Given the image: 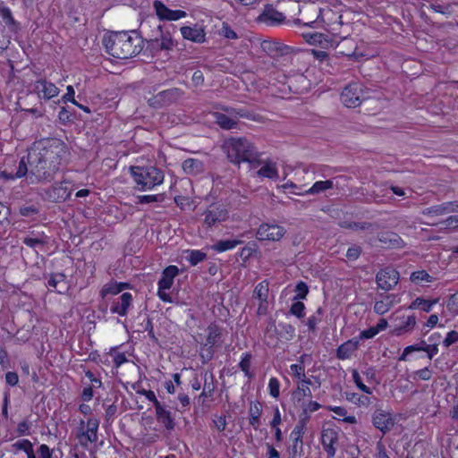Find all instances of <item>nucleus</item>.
Returning <instances> with one entry per match:
<instances>
[{
	"mask_svg": "<svg viewBox=\"0 0 458 458\" xmlns=\"http://www.w3.org/2000/svg\"><path fill=\"white\" fill-rule=\"evenodd\" d=\"M296 295L294 300L305 299L309 293V287L304 282H299L295 286Z\"/></svg>",
	"mask_w": 458,
	"mask_h": 458,
	"instance_id": "obj_52",
	"label": "nucleus"
},
{
	"mask_svg": "<svg viewBox=\"0 0 458 458\" xmlns=\"http://www.w3.org/2000/svg\"><path fill=\"white\" fill-rule=\"evenodd\" d=\"M138 202L140 204H148L152 202H161L164 200V195L163 194H157V195H143V196H138Z\"/></svg>",
	"mask_w": 458,
	"mask_h": 458,
	"instance_id": "obj_50",
	"label": "nucleus"
},
{
	"mask_svg": "<svg viewBox=\"0 0 458 458\" xmlns=\"http://www.w3.org/2000/svg\"><path fill=\"white\" fill-rule=\"evenodd\" d=\"M269 394L271 396L277 398L279 396L280 383L277 378L271 377L268 382Z\"/></svg>",
	"mask_w": 458,
	"mask_h": 458,
	"instance_id": "obj_55",
	"label": "nucleus"
},
{
	"mask_svg": "<svg viewBox=\"0 0 458 458\" xmlns=\"http://www.w3.org/2000/svg\"><path fill=\"white\" fill-rule=\"evenodd\" d=\"M127 284L125 283H120V284H114L113 285H110L106 289H103L102 293H111V294H118L121 293L123 289L127 287Z\"/></svg>",
	"mask_w": 458,
	"mask_h": 458,
	"instance_id": "obj_56",
	"label": "nucleus"
},
{
	"mask_svg": "<svg viewBox=\"0 0 458 458\" xmlns=\"http://www.w3.org/2000/svg\"><path fill=\"white\" fill-rule=\"evenodd\" d=\"M369 92L362 84L353 82L348 84L342 91L341 100L347 107L359 106L363 100L369 98Z\"/></svg>",
	"mask_w": 458,
	"mask_h": 458,
	"instance_id": "obj_6",
	"label": "nucleus"
},
{
	"mask_svg": "<svg viewBox=\"0 0 458 458\" xmlns=\"http://www.w3.org/2000/svg\"><path fill=\"white\" fill-rule=\"evenodd\" d=\"M262 413V407L260 403H251L250 407V424L257 429L259 426V417Z\"/></svg>",
	"mask_w": 458,
	"mask_h": 458,
	"instance_id": "obj_36",
	"label": "nucleus"
},
{
	"mask_svg": "<svg viewBox=\"0 0 458 458\" xmlns=\"http://www.w3.org/2000/svg\"><path fill=\"white\" fill-rule=\"evenodd\" d=\"M223 110L232 115L234 119L238 121V118H246L248 120L261 122L262 116L257 114L253 112H250L245 108H233V107H224Z\"/></svg>",
	"mask_w": 458,
	"mask_h": 458,
	"instance_id": "obj_27",
	"label": "nucleus"
},
{
	"mask_svg": "<svg viewBox=\"0 0 458 458\" xmlns=\"http://www.w3.org/2000/svg\"><path fill=\"white\" fill-rule=\"evenodd\" d=\"M416 325V318L415 317L409 316L407 317L406 320L401 324L400 326L396 327L394 330V334L396 335H401L405 332L411 331Z\"/></svg>",
	"mask_w": 458,
	"mask_h": 458,
	"instance_id": "obj_40",
	"label": "nucleus"
},
{
	"mask_svg": "<svg viewBox=\"0 0 458 458\" xmlns=\"http://www.w3.org/2000/svg\"><path fill=\"white\" fill-rule=\"evenodd\" d=\"M286 233L284 227L278 225L262 224L256 233L259 241L276 242L282 239Z\"/></svg>",
	"mask_w": 458,
	"mask_h": 458,
	"instance_id": "obj_13",
	"label": "nucleus"
},
{
	"mask_svg": "<svg viewBox=\"0 0 458 458\" xmlns=\"http://www.w3.org/2000/svg\"><path fill=\"white\" fill-rule=\"evenodd\" d=\"M208 335L206 341L201 344L200 358L203 363L212 360L215 346H218L223 342V329L216 324H210L207 328Z\"/></svg>",
	"mask_w": 458,
	"mask_h": 458,
	"instance_id": "obj_5",
	"label": "nucleus"
},
{
	"mask_svg": "<svg viewBox=\"0 0 458 458\" xmlns=\"http://www.w3.org/2000/svg\"><path fill=\"white\" fill-rule=\"evenodd\" d=\"M310 415L306 411H302L300 416L298 423L296 424L292 432L303 436L305 434L306 426L310 420Z\"/></svg>",
	"mask_w": 458,
	"mask_h": 458,
	"instance_id": "obj_47",
	"label": "nucleus"
},
{
	"mask_svg": "<svg viewBox=\"0 0 458 458\" xmlns=\"http://www.w3.org/2000/svg\"><path fill=\"white\" fill-rule=\"evenodd\" d=\"M22 242L30 248L37 249L45 246L48 242V238L47 236L40 237H25Z\"/></svg>",
	"mask_w": 458,
	"mask_h": 458,
	"instance_id": "obj_42",
	"label": "nucleus"
},
{
	"mask_svg": "<svg viewBox=\"0 0 458 458\" xmlns=\"http://www.w3.org/2000/svg\"><path fill=\"white\" fill-rule=\"evenodd\" d=\"M268 296V284L266 281L259 283L253 292V297L259 301H266Z\"/></svg>",
	"mask_w": 458,
	"mask_h": 458,
	"instance_id": "obj_41",
	"label": "nucleus"
},
{
	"mask_svg": "<svg viewBox=\"0 0 458 458\" xmlns=\"http://www.w3.org/2000/svg\"><path fill=\"white\" fill-rule=\"evenodd\" d=\"M157 420L162 423L167 430L174 428L175 423L171 416V412L165 410L162 405L156 409Z\"/></svg>",
	"mask_w": 458,
	"mask_h": 458,
	"instance_id": "obj_32",
	"label": "nucleus"
},
{
	"mask_svg": "<svg viewBox=\"0 0 458 458\" xmlns=\"http://www.w3.org/2000/svg\"><path fill=\"white\" fill-rule=\"evenodd\" d=\"M292 373L300 379L305 378L304 366L301 364H292L290 366Z\"/></svg>",
	"mask_w": 458,
	"mask_h": 458,
	"instance_id": "obj_62",
	"label": "nucleus"
},
{
	"mask_svg": "<svg viewBox=\"0 0 458 458\" xmlns=\"http://www.w3.org/2000/svg\"><path fill=\"white\" fill-rule=\"evenodd\" d=\"M179 274V268L176 266L170 265L162 272L161 278L158 281V286L163 289H170L174 284V279Z\"/></svg>",
	"mask_w": 458,
	"mask_h": 458,
	"instance_id": "obj_26",
	"label": "nucleus"
},
{
	"mask_svg": "<svg viewBox=\"0 0 458 458\" xmlns=\"http://www.w3.org/2000/svg\"><path fill=\"white\" fill-rule=\"evenodd\" d=\"M98 426L99 421L95 418H89L88 420L86 428L85 422L83 420H81L77 437L79 439L80 444L82 446L87 447L89 443L97 442Z\"/></svg>",
	"mask_w": 458,
	"mask_h": 458,
	"instance_id": "obj_8",
	"label": "nucleus"
},
{
	"mask_svg": "<svg viewBox=\"0 0 458 458\" xmlns=\"http://www.w3.org/2000/svg\"><path fill=\"white\" fill-rule=\"evenodd\" d=\"M260 47L263 52L272 58L288 55L293 52V49L290 47L271 40H263L260 43Z\"/></svg>",
	"mask_w": 458,
	"mask_h": 458,
	"instance_id": "obj_18",
	"label": "nucleus"
},
{
	"mask_svg": "<svg viewBox=\"0 0 458 458\" xmlns=\"http://www.w3.org/2000/svg\"><path fill=\"white\" fill-rule=\"evenodd\" d=\"M411 281L415 284H421L422 282H428L430 283L433 281V276H431L427 271L425 270H419L411 273Z\"/></svg>",
	"mask_w": 458,
	"mask_h": 458,
	"instance_id": "obj_46",
	"label": "nucleus"
},
{
	"mask_svg": "<svg viewBox=\"0 0 458 458\" xmlns=\"http://www.w3.org/2000/svg\"><path fill=\"white\" fill-rule=\"evenodd\" d=\"M278 335L281 339L291 341L295 336V328L291 324L281 322L278 324Z\"/></svg>",
	"mask_w": 458,
	"mask_h": 458,
	"instance_id": "obj_39",
	"label": "nucleus"
},
{
	"mask_svg": "<svg viewBox=\"0 0 458 458\" xmlns=\"http://www.w3.org/2000/svg\"><path fill=\"white\" fill-rule=\"evenodd\" d=\"M203 223L208 227L221 223L228 218V210L223 204H212L203 212Z\"/></svg>",
	"mask_w": 458,
	"mask_h": 458,
	"instance_id": "obj_10",
	"label": "nucleus"
},
{
	"mask_svg": "<svg viewBox=\"0 0 458 458\" xmlns=\"http://www.w3.org/2000/svg\"><path fill=\"white\" fill-rule=\"evenodd\" d=\"M359 348V340L351 339L342 344L336 350V357L339 360L349 359Z\"/></svg>",
	"mask_w": 458,
	"mask_h": 458,
	"instance_id": "obj_28",
	"label": "nucleus"
},
{
	"mask_svg": "<svg viewBox=\"0 0 458 458\" xmlns=\"http://www.w3.org/2000/svg\"><path fill=\"white\" fill-rule=\"evenodd\" d=\"M427 346V342L422 340L419 344L409 345L404 348L400 360H406L407 355L411 354L413 352H425Z\"/></svg>",
	"mask_w": 458,
	"mask_h": 458,
	"instance_id": "obj_45",
	"label": "nucleus"
},
{
	"mask_svg": "<svg viewBox=\"0 0 458 458\" xmlns=\"http://www.w3.org/2000/svg\"><path fill=\"white\" fill-rule=\"evenodd\" d=\"M378 240L388 248H401L403 245L402 238L393 232H385L380 233L378 235Z\"/></svg>",
	"mask_w": 458,
	"mask_h": 458,
	"instance_id": "obj_29",
	"label": "nucleus"
},
{
	"mask_svg": "<svg viewBox=\"0 0 458 458\" xmlns=\"http://www.w3.org/2000/svg\"><path fill=\"white\" fill-rule=\"evenodd\" d=\"M339 442V431L333 428H323L321 432V444L327 457L332 458L336 454Z\"/></svg>",
	"mask_w": 458,
	"mask_h": 458,
	"instance_id": "obj_14",
	"label": "nucleus"
},
{
	"mask_svg": "<svg viewBox=\"0 0 458 458\" xmlns=\"http://www.w3.org/2000/svg\"><path fill=\"white\" fill-rule=\"evenodd\" d=\"M103 44L106 52L118 59L131 58L143 48V40L136 31L112 32L104 37Z\"/></svg>",
	"mask_w": 458,
	"mask_h": 458,
	"instance_id": "obj_2",
	"label": "nucleus"
},
{
	"mask_svg": "<svg viewBox=\"0 0 458 458\" xmlns=\"http://www.w3.org/2000/svg\"><path fill=\"white\" fill-rule=\"evenodd\" d=\"M458 212V200L446 201L426 208L421 214L429 217L441 216L449 213Z\"/></svg>",
	"mask_w": 458,
	"mask_h": 458,
	"instance_id": "obj_16",
	"label": "nucleus"
},
{
	"mask_svg": "<svg viewBox=\"0 0 458 458\" xmlns=\"http://www.w3.org/2000/svg\"><path fill=\"white\" fill-rule=\"evenodd\" d=\"M437 302V300L428 301L422 298H416L409 306V309H420L425 312H429L432 307Z\"/></svg>",
	"mask_w": 458,
	"mask_h": 458,
	"instance_id": "obj_38",
	"label": "nucleus"
},
{
	"mask_svg": "<svg viewBox=\"0 0 458 458\" xmlns=\"http://www.w3.org/2000/svg\"><path fill=\"white\" fill-rule=\"evenodd\" d=\"M399 272L394 268L386 267L377 272L376 282L378 288L384 291L392 290L399 282Z\"/></svg>",
	"mask_w": 458,
	"mask_h": 458,
	"instance_id": "obj_12",
	"label": "nucleus"
},
{
	"mask_svg": "<svg viewBox=\"0 0 458 458\" xmlns=\"http://www.w3.org/2000/svg\"><path fill=\"white\" fill-rule=\"evenodd\" d=\"M302 36L309 44L315 45L317 43L321 42V38H322L323 35L321 33L315 32V33H303Z\"/></svg>",
	"mask_w": 458,
	"mask_h": 458,
	"instance_id": "obj_59",
	"label": "nucleus"
},
{
	"mask_svg": "<svg viewBox=\"0 0 458 458\" xmlns=\"http://www.w3.org/2000/svg\"><path fill=\"white\" fill-rule=\"evenodd\" d=\"M0 16L9 28L13 29L17 26V22L13 19L12 12L8 7H0Z\"/></svg>",
	"mask_w": 458,
	"mask_h": 458,
	"instance_id": "obj_48",
	"label": "nucleus"
},
{
	"mask_svg": "<svg viewBox=\"0 0 458 458\" xmlns=\"http://www.w3.org/2000/svg\"><path fill=\"white\" fill-rule=\"evenodd\" d=\"M334 188L333 180L318 181L310 188L300 192H293L297 195H318Z\"/></svg>",
	"mask_w": 458,
	"mask_h": 458,
	"instance_id": "obj_25",
	"label": "nucleus"
},
{
	"mask_svg": "<svg viewBox=\"0 0 458 458\" xmlns=\"http://www.w3.org/2000/svg\"><path fill=\"white\" fill-rule=\"evenodd\" d=\"M37 453L38 458H52L54 450L50 449L47 445L42 444L38 446Z\"/></svg>",
	"mask_w": 458,
	"mask_h": 458,
	"instance_id": "obj_57",
	"label": "nucleus"
},
{
	"mask_svg": "<svg viewBox=\"0 0 458 458\" xmlns=\"http://www.w3.org/2000/svg\"><path fill=\"white\" fill-rule=\"evenodd\" d=\"M254 163L262 165L258 170L257 174L260 177H266L268 179H276L278 177V170L276 163L270 160H259V158Z\"/></svg>",
	"mask_w": 458,
	"mask_h": 458,
	"instance_id": "obj_24",
	"label": "nucleus"
},
{
	"mask_svg": "<svg viewBox=\"0 0 458 458\" xmlns=\"http://www.w3.org/2000/svg\"><path fill=\"white\" fill-rule=\"evenodd\" d=\"M305 305L301 301H295L291 305L290 313L298 318H301L305 316Z\"/></svg>",
	"mask_w": 458,
	"mask_h": 458,
	"instance_id": "obj_49",
	"label": "nucleus"
},
{
	"mask_svg": "<svg viewBox=\"0 0 458 458\" xmlns=\"http://www.w3.org/2000/svg\"><path fill=\"white\" fill-rule=\"evenodd\" d=\"M285 16L271 5H266L263 12L257 18V21L267 26H275L284 21Z\"/></svg>",
	"mask_w": 458,
	"mask_h": 458,
	"instance_id": "obj_19",
	"label": "nucleus"
},
{
	"mask_svg": "<svg viewBox=\"0 0 458 458\" xmlns=\"http://www.w3.org/2000/svg\"><path fill=\"white\" fill-rule=\"evenodd\" d=\"M224 148L228 159L234 164L253 163L259 157L254 145L245 138H231L225 142Z\"/></svg>",
	"mask_w": 458,
	"mask_h": 458,
	"instance_id": "obj_3",
	"label": "nucleus"
},
{
	"mask_svg": "<svg viewBox=\"0 0 458 458\" xmlns=\"http://www.w3.org/2000/svg\"><path fill=\"white\" fill-rule=\"evenodd\" d=\"M132 295L130 293H123L113 301L110 310L112 313L125 316L131 305Z\"/></svg>",
	"mask_w": 458,
	"mask_h": 458,
	"instance_id": "obj_21",
	"label": "nucleus"
},
{
	"mask_svg": "<svg viewBox=\"0 0 458 458\" xmlns=\"http://www.w3.org/2000/svg\"><path fill=\"white\" fill-rule=\"evenodd\" d=\"M352 379L360 390L369 394H371L370 388L363 384L361 377L356 369L352 370Z\"/></svg>",
	"mask_w": 458,
	"mask_h": 458,
	"instance_id": "obj_53",
	"label": "nucleus"
},
{
	"mask_svg": "<svg viewBox=\"0 0 458 458\" xmlns=\"http://www.w3.org/2000/svg\"><path fill=\"white\" fill-rule=\"evenodd\" d=\"M373 425L378 428L383 434L390 431L394 426V420L391 414L383 410H377L373 414Z\"/></svg>",
	"mask_w": 458,
	"mask_h": 458,
	"instance_id": "obj_20",
	"label": "nucleus"
},
{
	"mask_svg": "<svg viewBox=\"0 0 458 458\" xmlns=\"http://www.w3.org/2000/svg\"><path fill=\"white\" fill-rule=\"evenodd\" d=\"M425 352H427L428 359L431 360L438 352L437 341L431 344L427 343Z\"/></svg>",
	"mask_w": 458,
	"mask_h": 458,
	"instance_id": "obj_63",
	"label": "nucleus"
},
{
	"mask_svg": "<svg viewBox=\"0 0 458 458\" xmlns=\"http://www.w3.org/2000/svg\"><path fill=\"white\" fill-rule=\"evenodd\" d=\"M182 92L181 89L173 88L160 91L157 95L148 98V103L154 108H161L174 103L182 97Z\"/></svg>",
	"mask_w": 458,
	"mask_h": 458,
	"instance_id": "obj_9",
	"label": "nucleus"
},
{
	"mask_svg": "<svg viewBox=\"0 0 458 458\" xmlns=\"http://www.w3.org/2000/svg\"><path fill=\"white\" fill-rule=\"evenodd\" d=\"M180 30L184 39L191 40L195 43H202L205 41L206 33L199 26H183Z\"/></svg>",
	"mask_w": 458,
	"mask_h": 458,
	"instance_id": "obj_22",
	"label": "nucleus"
},
{
	"mask_svg": "<svg viewBox=\"0 0 458 458\" xmlns=\"http://www.w3.org/2000/svg\"><path fill=\"white\" fill-rule=\"evenodd\" d=\"M68 153L65 143L58 139H46L34 142L28 151L27 158H21L17 176L28 174L30 182H51L60 169Z\"/></svg>",
	"mask_w": 458,
	"mask_h": 458,
	"instance_id": "obj_1",
	"label": "nucleus"
},
{
	"mask_svg": "<svg viewBox=\"0 0 458 458\" xmlns=\"http://www.w3.org/2000/svg\"><path fill=\"white\" fill-rule=\"evenodd\" d=\"M292 446L290 448V454L292 458L300 457L303 454V442L302 435L291 433Z\"/></svg>",
	"mask_w": 458,
	"mask_h": 458,
	"instance_id": "obj_33",
	"label": "nucleus"
},
{
	"mask_svg": "<svg viewBox=\"0 0 458 458\" xmlns=\"http://www.w3.org/2000/svg\"><path fill=\"white\" fill-rule=\"evenodd\" d=\"M213 116L215 118V122L224 130L234 129L238 125V121L229 114H225L223 113L215 112Z\"/></svg>",
	"mask_w": 458,
	"mask_h": 458,
	"instance_id": "obj_30",
	"label": "nucleus"
},
{
	"mask_svg": "<svg viewBox=\"0 0 458 458\" xmlns=\"http://www.w3.org/2000/svg\"><path fill=\"white\" fill-rule=\"evenodd\" d=\"M183 172L191 176L202 174L205 171V164L198 158H188L182 164Z\"/></svg>",
	"mask_w": 458,
	"mask_h": 458,
	"instance_id": "obj_23",
	"label": "nucleus"
},
{
	"mask_svg": "<svg viewBox=\"0 0 458 458\" xmlns=\"http://www.w3.org/2000/svg\"><path fill=\"white\" fill-rule=\"evenodd\" d=\"M33 90L40 99L44 100H49L58 96L60 92L59 89L54 83L46 79L36 81Z\"/></svg>",
	"mask_w": 458,
	"mask_h": 458,
	"instance_id": "obj_17",
	"label": "nucleus"
},
{
	"mask_svg": "<svg viewBox=\"0 0 458 458\" xmlns=\"http://www.w3.org/2000/svg\"><path fill=\"white\" fill-rule=\"evenodd\" d=\"M347 227L352 229V230H354V231H359V230H371V231H373L376 226H375V225H373L371 223H367V222L357 223V222H354V223H350L347 225Z\"/></svg>",
	"mask_w": 458,
	"mask_h": 458,
	"instance_id": "obj_54",
	"label": "nucleus"
},
{
	"mask_svg": "<svg viewBox=\"0 0 458 458\" xmlns=\"http://www.w3.org/2000/svg\"><path fill=\"white\" fill-rule=\"evenodd\" d=\"M72 194V189L68 182H62L55 183L44 191V199L55 203L65 201Z\"/></svg>",
	"mask_w": 458,
	"mask_h": 458,
	"instance_id": "obj_11",
	"label": "nucleus"
},
{
	"mask_svg": "<svg viewBox=\"0 0 458 458\" xmlns=\"http://www.w3.org/2000/svg\"><path fill=\"white\" fill-rule=\"evenodd\" d=\"M250 359L251 355L250 353H244V356L242 358L239 367L245 373V376L248 377H251V374L250 372Z\"/></svg>",
	"mask_w": 458,
	"mask_h": 458,
	"instance_id": "obj_51",
	"label": "nucleus"
},
{
	"mask_svg": "<svg viewBox=\"0 0 458 458\" xmlns=\"http://www.w3.org/2000/svg\"><path fill=\"white\" fill-rule=\"evenodd\" d=\"M323 316L322 308H318L317 310L307 319L306 325L310 331H315L318 323L321 322Z\"/></svg>",
	"mask_w": 458,
	"mask_h": 458,
	"instance_id": "obj_44",
	"label": "nucleus"
},
{
	"mask_svg": "<svg viewBox=\"0 0 458 458\" xmlns=\"http://www.w3.org/2000/svg\"><path fill=\"white\" fill-rule=\"evenodd\" d=\"M47 285L55 289L57 293H64L68 288L65 275L62 273L51 275L47 281Z\"/></svg>",
	"mask_w": 458,
	"mask_h": 458,
	"instance_id": "obj_31",
	"label": "nucleus"
},
{
	"mask_svg": "<svg viewBox=\"0 0 458 458\" xmlns=\"http://www.w3.org/2000/svg\"><path fill=\"white\" fill-rule=\"evenodd\" d=\"M458 342V332L457 331H450L445 338L443 341V344L445 347H449L452 344Z\"/></svg>",
	"mask_w": 458,
	"mask_h": 458,
	"instance_id": "obj_61",
	"label": "nucleus"
},
{
	"mask_svg": "<svg viewBox=\"0 0 458 458\" xmlns=\"http://www.w3.org/2000/svg\"><path fill=\"white\" fill-rule=\"evenodd\" d=\"M310 385H311L310 378H302L297 389L293 392L294 398L301 401L304 397H311V391L309 386Z\"/></svg>",
	"mask_w": 458,
	"mask_h": 458,
	"instance_id": "obj_35",
	"label": "nucleus"
},
{
	"mask_svg": "<svg viewBox=\"0 0 458 458\" xmlns=\"http://www.w3.org/2000/svg\"><path fill=\"white\" fill-rule=\"evenodd\" d=\"M186 253V259L191 266H196L207 258V254L199 250H187Z\"/></svg>",
	"mask_w": 458,
	"mask_h": 458,
	"instance_id": "obj_43",
	"label": "nucleus"
},
{
	"mask_svg": "<svg viewBox=\"0 0 458 458\" xmlns=\"http://www.w3.org/2000/svg\"><path fill=\"white\" fill-rule=\"evenodd\" d=\"M221 34L229 39H236L238 38V36L236 32L230 28V26L227 23H223L221 28Z\"/></svg>",
	"mask_w": 458,
	"mask_h": 458,
	"instance_id": "obj_60",
	"label": "nucleus"
},
{
	"mask_svg": "<svg viewBox=\"0 0 458 458\" xmlns=\"http://www.w3.org/2000/svg\"><path fill=\"white\" fill-rule=\"evenodd\" d=\"M279 327H276L275 320H269L265 332V337L267 338L268 345H276L277 340L280 339L278 335Z\"/></svg>",
	"mask_w": 458,
	"mask_h": 458,
	"instance_id": "obj_34",
	"label": "nucleus"
},
{
	"mask_svg": "<svg viewBox=\"0 0 458 458\" xmlns=\"http://www.w3.org/2000/svg\"><path fill=\"white\" fill-rule=\"evenodd\" d=\"M150 47L156 50L170 51L175 46L176 42L168 30H164V26L159 24L153 31L152 38L149 39Z\"/></svg>",
	"mask_w": 458,
	"mask_h": 458,
	"instance_id": "obj_7",
	"label": "nucleus"
},
{
	"mask_svg": "<svg viewBox=\"0 0 458 458\" xmlns=\"http://www.w3.org/2000/svg\"><path fill=\"white\" fill-rule=\"evenodd\" d=\"M153 7L160 21H178L187 16L186 12L182 10H171L159 0L154 1Z\"/></svg>",
	"mask_w": 458,
	"mask_h": 458,
	"instance_id": "obj_15",
	"label": "nucleus"
},
{
	"mask_svg": "<svg viewBox=\"0 0 458 458\" xmlns=\"http://www.w3.org/2000/svg\"><path fill=\"white\" fill-rule=\"evenodd\" d=\"M360 252H361V250L359 246H352L347 250L346 257L349 259L355 260L360 257Z\"/></svg>",
	"mask_w": 458,
	"mask_h": 458,
	"instance_id": "obj_64",
	"label": "nucleus"
},
{
	"mask_svg": "<svg viewBox=\"0 0 458 458\" xmlns=\"http://www.w3.org/2000/svg\"><path fill=\"white\" fill-rule=\"evenodd\" d=\"M242 241L236 240V239L220 240L214 244L213 249L218 252H224V251H226L229 250H233L237 245L242 244Z\"/></svg>",
	"mask_w": 458,
	"mask_h": 458,
	"instance_id": "obj_37",
	"label": "nucleus"
},
{
	"mask_svg": "<svg viewBox=\"0 0 458 458\" xmlns=\"http://www.w3.org/2000/svg\"><path fill=\"white\" fill-rule=\"evenodd\" d=\"M390 309L389 303L385 302L384 300L377 301L374 305V311L379 315L386 313Z\"/></svg>",
	"mask_w": 458,
	"mask_h": 458,
	"instance_id": "obj_58",
	"label": "nucleus"
},
{
	"mask_svg": "<svg viewBox=\"0 0 458 458\" xmlns=\"http://www.w3.org/2000/svg\"><path fill=\"white\" fill-rule=\"evenodd\" d=\"M131 175L140 191H149L164 182V173L156 166H131Z\"/></svg>",
	"mask_w": 458,
	"mask_h": 458,
	"instance_id": "obj_4",
	"label": "nucleus"
}]
</instances>
